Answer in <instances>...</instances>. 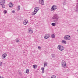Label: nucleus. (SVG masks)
I'll return each mask as SVG.
<instances>
[{"instance_id":"2f4dec72","label":"nucleus","mask_w":78,"mask_h":78,"mask_svg":"<svg viewBox=\"0 0 78 78\" xmlns=\"http://www.w3.org/2000/svg\"><path fill=\"white\" fill-rule=\"evenodd\" d=\"M12 13H15V11L14 10H13V11H12Z\"/></svg>"},{"instance_id":"f8f14e48","label":"nucleus","mask_w":78,"mask_h":78,"mask_svg":"<svg viewBox=\"0 0 78 78\" xmlns=\"http://www.w3.org/2000/svg\"><path fill=\"white\" fill-rule=\"evenodd\" d=\"M28 20H26L24 21L23 23L24 25H27V24H28Z\"/></svg>"},{"instance_id":"2eb2a0df","label":"nucleus","mask_w":78,"mask_h":78,"mask_svg":"<svg viewBox=\"0 0 78 78\" xmlns=\"http://www.w3.org/2000/svg\"><path fill=\"white\" fill-rule=\"evenodd\" d=\"M55 20L54 21L57 24H58V23H59V20Z\"/></svg>"},{"instance_id":"9d476101","label":"nucleus","mask_w":78,"mask_h":78,"mask_svg":"<svg viewBox=\"0 0 78 78\" xmlns=\"http://www.w3.org/2000/svg\"><path fill=\"white\" fill-rule=\"evenodd\" d=\"M5 0H0V5L5 4Z\"/></svg>"},{"instance_id":"7c9ffc66","label":"nucleus","mask_w":78,"mask_h":78,"mask_svg":"<svg viewBox=\"0 0 78 78\" xmlns=\"http://www.w3.org/2000/svg\"><path fill=\"white\" fill-rule=\"evenodd\" d=\"M38 48L39 50H41V47L40 46H38Z\"/></svg>"},{"instance_id":"4468645a","label":"nucleus","mask_w":78,"mask_h":78,"mask_svg":"<svg viewBox=\"0 0 78 78\" xmlns=\"http://www.w3.org/2000/svg\"><path fill=\"white\" fill-rule=\"evenodd\" d=\"M77 2H78V0H77ZM76 9L75 10V11L78 12V3H77V5L76 6Z\"/></svg>"},{"instance_id":"6ab92c4d","label":"nucleus","mask_w":78,"mask_h":78,"mask_svg":"<svg viewBox=\"0 0 78 78\" xmlns=\"http://www.w3.org/2000/svg\"><path fill=\"white\" fill-rule=\"evenodd\" d=\"M41 70H42V73H44V68L42 67L41 68Z\"/></svg>"},{"instance_id":"20e7f679","label":"nucleus","mask_w":78,"mask_h":78,"mask_svg":"<svg viewBox=\"0 0 78 78\" xmlns=\"http://www.w3.org/2000/svg\"><path fill=\"white\" fill-rule=\"evenodd\" d=\"M57 48L60 51H62L64 50L65 48L61 45H59L57 47Z\"/></svg>"},{"instance_id":"393cba45","label":"nucleus","mask_w":78,"mask_h":78,"mask_svg":"<svg viewBox=\"0 0 78 78\" xmlns=\"http://www.w3.org/2000/svg\"><path fill=\"white\" fill-rule=\"evenodd\" d=\"M37 67V66H36V65H34L33 66V68H34V69L35 68H36V67Z\"/></svg>"},{"instance_id":"f03ea898","label":"nucleus","mask_w":78,"mask_h":78,"mask_svg":"<svg viewBox=\"0 0 78 78\" xmlns=\"http://www.w3.org/2000/svg\"><path fill=\"white\" fill-rule=\"evenodd\" d=\"M52 18L53 19H55V20H59V15H58L55 14L53 16Z\"/></svg>"},{"instance_id":"1a4fd4ad","label":"nucleus","mask_w":78,"mask_h":78,"mask_svg":"<svg viewBox=\"0 0 78 78\" xmlns=\"http://www.w3.org/2000/svg\"><path fill=\"white\" fill-rule=\"evenodd\" d=\"M28 33H30V34H32L33 33V30L31 29V28H29L28 30Z\"/></svg>"},{"instance_id":"39448f33","label":"nucleus","mask_w":78,"mask_h":78,"mask_svg":"<svg viewBox=\"0 0 78 78\" xmlns=\"http://www.w3.org/2000/svg\"><path fill=\"white\" fill-rule=\"evenodd\" d=\"M61 65L63 67H64V68L66 67V63L65 61L63 60L62 61Z\"/></svg>"},{"instance_id":"dca6fc26","label":"nucleus","mask_w":78,"mask_h":78,"mask_svg":"<svg viewBox=\"0 0 78 78\" xmlns=\"http://www.w3.org/2000/svg\"><path fill=\"white\" fill-rule=\"evenodd\" d=\"M62 43H63V44H67V42L66 41L64 40H62Z\"/></svg>"},{"instance_id":"473e14b6","label":"nucleus","mask_w":78,"mask_h":78,"mask_svg":"<svg viewBox=\"0 0 78 78\" xmlns=\"http://www.w3.org/2000/svg\"><path fill=\"white\" fill-rule=\"evenodd\" d=\"M20 8H18V11H20Z\"/></svg>"},{"instance_id":"bb28decb","label":"nucleus","mask_w":78,"mask_h":78,"mask_svg":"<svg viewBox=\"0 0 78 78\" xmlns=\"http://www.w3.org/2000/svg\"><path fill=\"white\" fill-rule=\"evenodd\" d=\"M51 78H56V76L53 75V76L51 77Z\"/></svg>"},{"instance_id":"a878e982","label":"nucleus","mask_w":78,"mask_h":78,"mask_svg":"<svg viewBox=\"0 0 78 78\" xmlns=\"http://www.w3.org/2000/svg\"><path fill=\"white\" fill-rule=\"evenodd\" d=\"M19 40H18V39H16V40L15 41L16 42H19Z\"/></svg>"},{"instance_id":"0eeeda50","label":"nucleus","mask_w":78,"mask_h":78,"mask_svg":"<svg viewBox=\"0 0 78 78\" xmlns=\"http://www.w3.org/2000/svg\"><path fill=\"white\" fill-rule=\"evenodd\" d=\"M57 9L56 6L55 5H54L52 6V8L51 9V11H55Z\"/></svg>"},{"instance_id":"72a5a7b5","label":"nucleus","mask_w":78,"mask_h":78,"mask_svg":"<svg viewBox=\"0 0 78 78\" xmlns=\"http://www.w3.org/2000/svg\"><path fill=\"white\" fill-rule=\"evenodd\" d=\"M18 8H20V6H18Z\"/></svg>"},{"instance_id":"412c9836","label":"nucleus","mask_w":78,"mask_h":78,"mask_svg":"<svg viewBox=\"0 0 78 78\" xmlns=\"http://www.w3.org/2000/svg\"><path fill=\"white\" fill-rule=\"evenodd\" d=\"M51 25H52V26H55L56 25V23H53L51 24Z\"/></svg>"},{"instance_id":"f704fd0d","label":"nucleus","mask_w":78,"mask_h":78,"mask_svg":"<svg viewBox=\"0 0 78 78\" xmlns=\"http://www.w3.org/2000/svg\"><path fill=\"white\" fill-rule=\"evenodd\" d=\"M0 78H2V77H1V76H0Z\"/></svg>"},{"instance_id":"f3484780","label":"nucleus","mask_w":78,"mask_h":78,"mask_svg":"<svg viewBox=\"0 0 78 78\" xmlns=\"http://www.w3.org/2000/svg\"><path fill=\"white\" fill-rule=\"evenodd\" d=\"M51 37L52 39H54V38H55V35L54 34H52L51 35Z\"/></svg>"},{"instance_id":"6e6552de","label":"nucleus","mask_w":78,"mask_h":78,"mask_svg":"<svg viewBox=\"0 0 78 78\" xmlns=\"http://www.w3.org/2000/svg\"><path fill=\"white\" fill-rule=\"evenodd\" d=\"M39 4H41V5H45L44 0H39Z\"/></svg>"},{"instance_id":"c85d7f7f","label":"nucleus","mask_w":78,"mask_h":78,"mask_svg":"<svg viewBox=\"0 0 78 78\" xmlns=\"http://www.w3.org/2000/svg\"><path fill=\"white\" fill-rule=\"evenodd\" d=\"M19 75H22V73L21 72H19Z\"/></svg>"},{"instance_id":"423d86ee","label":"nucleus","mask_w":78,"mask_h":78,"mask_svg":"<svg viewBox=\"0 0 78 78\" xmlns=\"http://www.w3.org/2000/svg\"><path fill=\"white\" fill-rule=\"evenodd\" d=\"M6 56H7V54L4 53L2 55L1 58L2 59H5Z\"/></svg>"},{"instance_id":"cd10ccee","label":"nucleus","mask_w":78,"mask_h":78,"mask_svg":"<svg viewBox=\"0 0 78 78\" xmlns=\"http://www.w3.org/2000/svg\"><path fill=\"white\" fill-rule=\"evenodd\" d=\"M55 54H51V56L52 57H53V58H54V57H55Z\"/></svg>"},{"instance_id":"b1692460","label":"nucleus","mask_w":78,"mask_h":78,"mask_svg":"<svg viewBox=\"0 0 78 78\" xmlns=\"http://www.w3.org/2000/svg\"><path fill=\"white\" fill-rule=\"evenodd\" d=\"M2 62L1 61H0V67H2Z\"/></svg>"},{"instance_id":"4be33fe9","label":"nucleus","mask_w":78,"mask_h":78,"mask_svg":"<svg viewBox=\"0 0 78 78\" xmlns=\"http://www.w3.org/2000/svg\"><path fill=\"white\" fill-rule=\"evenodd\" d=\"M2 8H5V4H3L2 5Z\"/></svg>"},{"instance_id":"c756f323","label":"nucleus","mask_w":78,"mask_h":78,"mask_svg":"<svg viewBox=\"0 0 78 78\" xmlns=\"http://www.w3.org/2000/svg\"><path fill=\"white\" fill-rule=\"evenodd\" d=\"M26 73H28V72H29V70L27 69V70H26Z\"/></svg>"},{"instance_id":"f257e3e1","label":"nucleus","mask_w":78,"mask_h":78,"mask_svg":"<svg viewBox=\"0 0 78 78\" xmlns=\"http://www.w3.org/2000/svg\"><path fill=\"white\" fill-rule=\"evenodd\" d=\"M39 8L38 7H35L34 9V10L32 14V16H34L37 12L39 11Z\"/></svg>"},{"instance_id":"5701e85b","label":"nucleus","mask_w":78,"mask_h":78,"mask_svg":"<svg viewBox=\"0 0 78 78\" xmlns=\"http://www.w3.org/2000/svg\"><path fill=\"white\" fill-rule=\"evenodd\" d=\"M67 3H66V2L64 1V2H63V5H66Z\"/></svg>"},{"instance_id":"9b49d317","label":"nucleus","mask_w":78,"mask_h":78,"mask_svg":"<svg viewBox=\"0 0 78 78\" xmlns=\"http://www.w3.org/2000/svg\"><path fill=\"white\" fill-rule=\"evenodd\" d=\"M49 37H50V34H48L45 35L44 37L45 39H48V38H49Z\"/></svg>"},{"instance_id":"aec40b11","label":"nucleus","mask_w":78,"mask_h":78,"mask_svg":"<svg viewBox=\"0 0 78 78\" xmlns=\"http://www.w3.org/2000/svg\"><path fill=\"white\" fill-rule=\"evenodd\" d=\"M7 12H8L7 11V10H4V11L3 12L4 14H7Z\"/></svg>"},{"instance_id":"7ed1b4c3","label":"nucleus","mask_w":78,"mask_h":78,"mask_svg":"<svg viewBox=\"0 0 78 78\" xmlns=\"http://www.w3.org/2000/svg\"><path fill=\"white\" fill-rule=\"evenodd\" d=\"M64 39L65 40H67L68 41H69L71 39L70 38V36L69 35H66L64 37Z\"/></svg>"},{"instance_id":"ddd939ff","label":"nucleus","mask_w":78,"mask_h":78,"mask_svg":"<svg viewBox=\"0 0 78 78\" xmlns=\"http://www.w3.org/2000/svg\"><path fill=\"white\" fill-rule=\"evenodd\" d=\"M13 6H14V4H12V3H10L9 4V6L10 8H12L13 7Z\"/></svg>"},{"instance_id":"a211bd4d","label":"nucleus","mask_w":78,"mask_h":78,"mask_svg":"<svg viewBox=\"0 0 78 78\" xmlns=\"http://www.w3.org/2000/svg\"><path fill=\"white\" fill-rule=\"evenodd\" d=\"M44 67H46V66H47V63L46 62H44Z\"/></svg>"}]
</instances>
